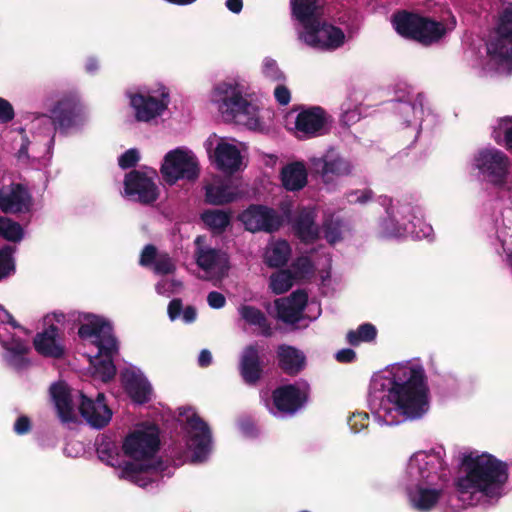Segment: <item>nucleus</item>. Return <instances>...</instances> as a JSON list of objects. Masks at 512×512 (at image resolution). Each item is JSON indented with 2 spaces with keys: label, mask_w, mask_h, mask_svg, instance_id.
I'll return each mask as SVG.
<instances>
[{
  "label": "nucleus",
  "mask_w": 512,
  "mask_h": 512,
  "mask_svg": "<svg viewBox=\"0 0 512 512\" xmlns=\"http://www.w3.org/2000/svg\"><path fill=\"white\" fill-rule=\"evenodd\" d=\"M371 389L384 393L378 414L387 425H398L416 419L415 365H393L387 375L373 377Z\"/></svg>",
  "instance_id": "nucleus-1"
},
{
  "label": "nucleus",
  "mask_w": 512,
  "mask_h": 512,
  "mask_svg": "<svg viewBox=\"0 0 512 512\" xmlns=\"http://www.w3.org/2000/svg\"><path fill=\"white\" fill-rule=\"evenodd\" d=\"M507 479V464L493 455L478 451L461 454L456 489L464 504L475 505L484 497L500 495Z\"/></svg>",
  "instance_id": "nucleus-2"
},
{
  "label": "nucleus",
  "mask_w": 512,
  "mask_h": 512,
  "mask_svg": "<svg viewBox=\"0 0 512 512\" xmlns=\"http://www.w3.org/2000/svg\"><path fill=\"white\" fill-rule=\"evenodd\" d=\"M159 447V429L156 425L135 430L126 436L122 448L124 453L134 461L124 464L121 477L140 487H146L152 483L163 470V462L153 459Z\"/></svg>",
  "instance_id": "nucleus-3"
},
{
  "label": "nucleus",
  "mask_w": 512,
  "mask_h": 512,
  "mask_svg": "<svg viewBox=\"0 0 512 512\" xmlns=\"http://www.w3.org/2000/svg\"><path fill=\"white\" fill-rule=\"evenodd\" d=\"M211 101L225 121L252 124L254 118V105L245 99L237 83L221 82L217 84L212 93Z\"/></svg>",
  "instance_id": "nucleus-4"
},
{
  "label": "nucleus",
  "mask_w": 512,
  "mask_h": 512,
  "mask_svg": "<svg viewBox=\"0 0 512 512\" xmlns=\"http://www.w3.org/2000/svg\"><path fill=\"white\" fill-rule=\"evenodd\" d=\"M487 53L499 73H512V5L501 13L495 36L487 43Z\"/></svg>",
  "instance_id": "nucleus-5"
},
{
  "label": "nucleus",
  "mask_w": 512,
  "mask_h": 512,
  "mask_svg": "<svg viewBox=\"0 0 512 512\" xmlns=\"http://www.w3.org/2000/svg\"><path fill=\"white\" fill-rule=\"evenodd\" d=\"M43 116L51 121L55 132L65 136L81 128L86 121L84 106L75 94L61 97L49 110V115Z\"/></svg>",
  "instance_id": "nucleus-6"
},
{
  "label": "nucleus",
  "mask_w": 512,
  "mask_h": 512,
  "mask_svg": "<svg viewBox=\"0 0 512 512\" xmlns=\"http://www.w3.org/2000/svg\"><path fill=\"white\" fill-rule=\"evenodd\" d=\"M160 172L169 185H174L179 180L193 183L199 178L200 165L192 151L176 148L164 156Z\"/></svg>",
  "instance_id": "nucleus-7"
},
{
  "label": "nucleus",
  "mask_w": 512,
  "mask_h": 512,
  "mask_svg": "<svg viewBox=\"0 0 512 512\" xmlns=\"http://www.w3.org/2000/svg\"><path fill=\"white\" fill-rule=\"evenodd\" d=\"M473 165L489 182L512 190L508 182L510 161L504 152L495 148L481 149L475 155Z\"/></svg>",
  "instance_id": "nucleus-8"
},
{
  "label": "nucleus",
  "mask_w": 512,
  "mask_h": 512,
  "mask_svg": "<svg viewBox=\"0 0 512 512\" xmlns=\"http://www.w3.org/2000/svg\"><path fill=\"white\" fill-rule=\"evenodd\" d=\"M299 39L312 48L334 50L344 44V32L332 24L322 21L320 16L303 25Z\"/></svg>",
  "instance_id": "nucleus-9"
},
{
  "label": "nucleus",
  "mask_w": 512,
  "mask_h": 512,
  "mask_svg": "<svg viewBox=\"0 0 512 512\" xmlns=\"http://www.w3.org/2000/svg\"><path fill=\"white\" fill-rule=\"evenodd\" d=\"M245 229L252 233L277 232L284 224V217L274 208L262 204H250L239 216Z\"/></svg>",
  "instance_id": "nucleus-10"
},
{
  "label": "nucleus",
  "mask_w": 512,
  "mask_h": 512,
  "mask_svg": "<svg viewBox=\"0 0 512 512\" xmlns=\"http://www.w3.org/2000/svg\"><path fill=\"white\" fill-rule=\"evenodd\" d=\"M148 173L133 169L125 175L124 192L129 199L142 205H151L159 197V188L155 183L156 171Z\"/></svg>",
  "instance_id": "nucleus-11"
},
{
  "label": "nucleus",
  "mask_w": 512,
  "mask_h": 512,
  "mask_svg": "<svg viewBox=\"0 0 512 512\" xmlns=\"http://www.w3.org/2000/svg\"><path fill=\"white\" fill-rule=\"evenodd\" d=\"M331 116L321 106L302 109L295 119L299 139H310L327 134Z\"/></svg>",
  "instance_id": "nucleus-12"
},
{
  "label": "nucleus",
  "mask_w": 512,
  "mask_h": 512,
  "mask_svg": "<svg viewBox=\"0 0 512 512\" xmlns=\"http://www.w3.org/2000/svg\"><path fill=\"white\" fill-rule=\"evenodd\" d=\"M83 319L85 322L78 328L79 337L84 340L94 337L97 348L102 347L106 351H111L117 340L110 322L94 314H85Z\"/></svg>",
  "instance_id": "nucleus-13"
},
{
  "label": "nucleus",
  "mask_w": 512,
  "mask_h": 512,
  "mask_svg": "<svg viewBox=\"0 0 512 512\" xmlns=\"http://www.w3.org/2000/svg\"><path fill=\"white\" fill-rule=\"evenodd\" d=\"M35 351L44 358L63 359L67 350L63 331L56 325L50 324L33 338Z\"/></svg>",
  "instance_id": "nucleus-14"
},
{
  "label": "nucleus",
  "mask_w": 512,
  "mask_h": 512,
  "mask_svg": "<svg viewBox=\"0 0 512 512\" xmlns=\"http://www.w3.org/2000/svg\"><path fill=\"white\" fill-rule=\"evenodd\" d=\"M170 103L169 91L161 86L159 98L136 93L131 96L130 104L135 110V118L141 122H148L160 116Z\"/></svg>",
  "instance_id": "nucleus-15"
},
{
  "label": "nucleus",
  "mask_w": 512,
  "mask_h": 512,
  "mask_svg": "<svg viewBox=\"0 0 512 512\" xmlns=\"http://www.w3.org/2000/svg\"><path fill=\"white\" fill-rule=\"evenodd\" d=\"M186 424L191 431L190 447L193 450V461L202 462L210 451L211 430L208 424L195 412L187 415Z\"/></svg>",
  "instance_id": "nucleus-16"
},
{
  "label": "nucleus",
  "mask_w": 512,
  "mask_h": 512,
  "mask_svg": "<svg viewBox=\"0 0 512 512\" xmlns=\"http://www.w3.org/2000/svg\"><path fill=\"white\" fill-rule=\"evenodd\" d=\"M80 397L79 412L86 422L96 429L106 427L112 418V410L106 403L104 393H97L95 399L89 398L83 393L80 394Z\"/></svg>",
  "instance_id": "nucleus-17"
},
{
  "label": "nucleus",
  "mask_w": 512,
  "mask_h": 512,
  "mask_svg": "<svg viewBox=\"0 0 512 512\" xmlns=\"http://www.w3.org/2000/svg\"><path fill=\"white\" fill-rule=\"evenodd\" d=\"M238 371L243 382L255 386L264 374V362L258 343L245 346L239 358Z\"/></svg>",
  "instance_id": "nucleus-18"
},
{
  "label": "nucleus",
  "mask_w": 512,
  "mask_h": 512,
  "mask_svg": "<svg viewBox=\"0 0 512 512\" xmlns=\"http://www.w3.org/2000/svg\"><path fill=\"white\" fill-rule=\"evenodd\" d=\"M32 197L21 183H11L0 189V210L5 214L29 212Z\"/></svg>",
  "instance_id": "nucleus-19"
},
{
  "label": "nucleus",
  "mask_w": 512,
  "mask_h": 512,
  "mask_svg": "<svg viewBox=\"0 0 512 512\" xmlns=\"http://www.w3.org/2000/svg\"><path fill=\"white\" fill-rule=\"evenodd\" d=\"M273 404L276 409L285 414H294L308 400V395L294 384L283 385L272 393Z\"/></svg>",
  "instance_id": "nucleus-20"
},
{
  "label": "nucleus",
  "mask_w": 512,
  "mask_h": 512,
  "mask_svg": "<svg viewBox=\"0 0 512 512\" xmlns=\"http://www.w3.org/2000/svg\"><path fill=\"white\" fill-rule=\"evenodd\" d=\"M311 165L313 171L325 181H329L331 176L349 175L352 171L351 163L334 151H328L323 157L313 158Z\"/></svg>",
  "instance_id": "nucleus-21"
},
{
  "label": "nucleus",
  "mask_w": 512,
  "mask_h": 512,
  "mask_svg": "<svg viewBox=\"0 0 512 512\" xmlns=\"http://www.w3.org/2000/svg\"><path fill=\"white\" fill-rule=\"evenodd\" d=\"M456 25L454 17L448 23L435 21L418 15V42L423 45L438 43Z\"/></svg>",
  "instance_id": "nucleus-22"
},
{
  "label": "nucleus",
  "mask_w": 512,
  "mask_h": 512,
  "mask_svg": "<svg viewBox=\"0 0 512 512\" xmlns=\"http://www.w3.org/2000/svg\"><path fill=\"white\" fill-rule=\"evenodd\" d=\"M276 354L279 369L288 376L298 375L306 366V356L293 346L281 344Z\"/></svg>",
  "instance_id": "nucleus-23"
},
{
  "label": "nucleus",
  "mask_w": 512,
  "mask_h": 512,
  "mask_svg": "<svg viewBox=\"0 0 512 512\" xmlns=\"http://www.w3.org/2000/svg\"><path fill=\"white\" fill-rule=\"evenodd\" d=\"M50 393L61 422L75 423L77 416L74 413L72 397L68 386L63 382L54 383L50 387Z\"/></svg>",
  "instance_id": "nucleus-24"
},
{
  "label": "nucleus",
  "mask_w": 512,
  "mask_h": 512,
  "mask_svg": "<svg viewBox=\"0 0 512 512\" xmlns=\"http://www.w3.org/2000/svg\"><path fill=\"white\" fill-rule=\"evenodd\" d=\"M292 228L299 240L305 244H312L319 239V229L312 211H300L292 223Z\"/></svg>",
  "instance_id": "nucleus-25"
},
{
  "label": "nucleus",
  "mask_w": 512,
  "mask_h": 512,
  "mask_svg": "<svg viewBox=\"0 0 512 512\" xmlns=\"http://www.w3.org/2000/svg\"><path fill=\"white\" fill-rule=\"evenodd\" d=\"M214 162L219 170L232 174L239 169L242 157L235 145L221 142L215 148Z\"/></svg>",
  "instance_id": "nucleus-26"
},
{
  "label": "nucleus",
  "mask_w": 512,
  "mask_h": 512,
  "mask_svg": "<svg viewBox=\"0 0 512 512\" xmlns=\"http://www.w3.org/2000/svg\"><path fill=\"white\" fill-rule=\"evenodd\" d=\"M280 178L283 187L287 191L294 192L303 189L308 182V172L305 164L301 161L288 163L281 169Z\"/></svg>",
  "instance_id": "nucleus-27"
},
{
  "label": "nucleus",
  "mask_w": 512,
  "mask_h": 512,
  "mask_svg": "<svg viewBox=\"0 0 512 512\" xmlns=\"http://www.w3.org/2000/svg\"><path fill=\"white\" fill-rule=\"evenodd\" d=\"M196 263L204 271L218 269L222 275L230 268L228 254L215 248L200 249L197 252Z\"/></svg>",
  "instance_id": "nucleus-28"
},
{
  "label": "nucleus",
  "mask_w": 512,
  "mask_h": 512,
  "mask_svg": "<svg viewBox=\"0 0 512 512\" xmlns=\"http://www.w3.org/2000/svg\"><path fill=\"white\" fill-rule=\"evenodd\" d=\"M124 388L130 398L137 404H145L151 400L152 386L149 381L136 373L124 376Z\"/></svg>",
  "instance_id": "nucleus-29"
},
{
  "label": "nucleus",
  "mask_w": 512,
  "mask_h": 512,
  "mask_svg": "<svg viewBox=\"0 0 512 512\" xmlns=\"http://www.w3.org/2000/svg\"><path fill=\"white\" fill-rule=\"evenodd\" d=\"M391 23L395 31L407 40L416 41V12L397 10L392 14Z\"/></svg>",
  "instance_id": "nucleus-30"
},
{
  "label": "nucleus",
  "mask_w": 512,
  "mask_h": 512,
  "mask_svg": "<svg viewBox=\"0 0 512 512\" xmlns=\"http://www.w3.org/2000/svg\"><path fill=\"white\" fill-rule=\"evenodd\" d=\"M205 203L214 206L226 205L237 199V193L225 183H209L205 187Z\"/></svg>",
  "instance_id": "nucleus-31"
},
{
  "label": "nucleus",
  "mask_w": 512,
  "mask_h": 512,
  "mask_svg": "<svg viewBox=\"0 0 512 512\" xmlns=\"http://www.w3.org/2000/svg\"><path fill=\"white\" fill-rule=\"evenodd\" d=\"M117 342L114 343V348L111 351H106L104 348H98V354L95 357V372L103 382L111 381L116 375V367L113 362V355L117 352Z\"/></svg>",
  "instance_id": "nucleus-32"
},
{
  "label": "nucleus",
  "mask_w": 512,
  "mask_h": 512,
  "mask_svg": "<svg viewBox=\"0 0 512 512\" xmlns=\"http://www.w3.org/2000/svg\"><path fill=\"white\" fill-rule=\"evenodd\" d=\"M292 16L303 26L320 16L319 0H290Z\"/></svg>",
  "instance_id": "nucleus-33"
},
{
  "label": "nucleus",
  "mask_w": 512,
  "mask_h": 512,
  "mask_svg": "<svg viewBox=\"0 0 512 512\" xmlns=\"http://www.w3.org/2000/svg\"><path fill=\"white\" fill-rule=\"evenodd\" d=\"M241 318L249 325L258 326L265 337L272 336L271 325L265 313L259 308L251 305H242L239 308Z\"/></svg>",
  "instance_id": "nucleus-34"
},
{
  "label": "nucleus",
  "mask_w": 512,
  "mask_h": 512,
  "mask_svg": "<svg viewBox=\"0 0 512 512\" xmlns=\"http://www.w3.org/2000/svg\"><path fill=\"white\" fill-rule=\"evenodd\" d=\"M203 223L213 232L220 235L231 223V213L223 210H206L201 214Z\"/></svg>",
  "instance_id": "nucleus-35"
},
{
  "label": "nucleus",
  "mask_w": 512,
  "mask_h": 512,
  "mask_svg": "<svg viewBox=\"0 0 512 512\" xmlns=\"http://www.w3.org/2000/svg\"><path fill=\"white\" fill-rule=\"evenodd\" d=\"M291 247L287 241L281 240L274 244L265 254V263L272 268H280L287 264Z\"/></svg>",
  "instance_id": "nucleus-36"
},
{
  "label": "nucleus",
  "mask_w": 512,
  "mask_h": 512,
  "mask_svg": "<svg viewBox=\"0 0 512 512\" xmlns=\"http://www.w3.org/2000/svg\"><path fill=\"white\" fill-rule=\"evenodd\" d=\"M443 448L438 447L430 451H418V469L437 472L443 468Z\"/></svg>",
  "instance_id": "nucleus-37"
},
{
  "label": "nucleus",
  "mask_w": 512,
  "mask_h": 512,
  "mask_svg": "<svg viewBox=\"0 0 512 512\" xmlns=\"http://www.w3.org/2000/svg\"><path fill=\"white\" fill-rule=\"evenodd\" d=\"M377 329L371 323H363L356 330H349L346 340L351 346H359L363 342H373L377 337Z\"/></svg>",
  "instance_id": "nucleus-38"
},
{
  "label": "nucleus",
  "mask_w": 512,
  "mask_h": 512,
  "mask_svg": "<svg viewBox=\"0 0 512 512\" xmlns=\"http://www.w3.org/2000/svg\"><path fill=\"white\" fill-rule=\"evenodd\" d=\"M24 235L21 225L12 219L0 216V236L11 242H19Z\"/></svg>",
  "instance_id": "nucleus-39"
},
{
  "label": "nucleus",
  "mask_w": 512,
  "mask_h": 512,
  "mask_svg": "<svg viewBox=\"0 0 512 512\" xmlns=\"http://www.w3.org/2000/svg\"><path fill=\"white\" fill-rule=\"evenodd\" d=\"M277 317L286 324H296L303 316V313L294 306L287 303L284 299L275 301Z\"/></svg>",
  "instance_id": "nucleus-40"
},
{
  "label": "nucleus",
  "mask_w": 512,
  "mask_h": 512,
  "mask_svg": "<svg viewBox=\"0 0 512 512\" xmlns=\"http://www.w3.org/2000/svg\"><path fill=\"white\" fill-rule=\"evenodd\" d=\"M492 137L498 144L505 143L509 149H512V118L500 119L493 129Z\"/></svg>",
  "instance_id": "nucleus-41"
},
{
  "label": "nucleus",
  "mask_w": 512,
  "mask_h": 512,
  "mask_svg": "<svg viewBox=\"0 0 512 512\" xmlns=\"http://www.w3.org/2000/svg\"><path fill=\"white\" fill-rule=\"evenodd\" d=\"M292 285L293 277L287 270L273 273L270 277V288L277 295L287 292Z\"/></svg>",
  "instance_id": "nucleus-42"
},
{
  "label": "nucleus",
  "mask_w": 512,
  "mask_h": 512,
  "mask_svg": "<svg viewBox=\"0 0 512 512\" xmlns=\"http://www.w3.org/2000/svg\"><path fill=\"white\" fill-rule=\"evenodd\" d=\"M418 418L429 409L428 387L424 370L418 366Z\"/></svg>",
  "instance_id": "nucleus-43"
},
{
  "label": "nucleus",
  "mask_w": 512,
  "mask_h": 512,
  "mask_svg": "<svg viewBox=\"0 0 512 512\" xmlns=\"http://www.w3.org/2000/svg\"><path fill=\"white\" fill-rule=\"evenodd\" d=\"M15 248L5 245L0 249V281L15 271L13 253Z\"/></svg>",
  "instance_id": "nucleus-44"
},
{
  "label": "nucleus",
  "mask_w": 512,
  "mask_h": 512,
  "mask_svg": "<svg viewBox=\"0 0 512 512\" xmlns=\"http://www.w3.org/2000/svg\"><path fill=\"white\" fill-rule=\"evenodd\" d=\"M440 498L438 489H418V510H430Z\"/></svg>",
  "instance_id": "nucleus-45"
},
{
  "label": "nucleus",
  "mask_w": 512,
  "mask_h": 512,
  "mask_svg": "<svg viewBox=\"0 0 512 512\" xmlns=\"http://www.w3.org/2000/svg\"><path fill=\"white\" fill-rule=\"evenodd\" d=\"M153 270L158 275L172 274L176 270V266L172 258L167 254H160L154 263Z\"/></svg>",
  "instance_id": "nucleus-46"
},
{
  "label": "nucleus",
  "mask_w": 512,
  "mask_h": 512,
  "mask_svg": "<svg viewBox=\"0 0 512 512\" xmlns=\"http://www.w3.org/2000/svg\"><path fill=\"white\" fill-rule=\"evenodd\" d=\"M263 74L271 81L279 82L286 79L285 74L278 67L277 62L271 58H265L263 62Z\"/></svg>",
  "instance_id": "nucleus-47"
},
{
  "label": "nucleus",
  "mask_w": 512,
  "mask_h": 512,
  "mask_svg": "<svg viewBox=\"0 0 512 512\" xmlns=\"http://www.w3.org/2000/svg\"><path fill=\"white\" fill-rule=\"evenodd\" d=\"M416 453L412 454L409 459V463L406 469V481L404 483L405 489L409 498L410 505L412 508H416V493L413 490L412 478H413V462L415 460Z\"/></svg>",
  "instance_id": "nucleus-48"
},
{
  "label": "nucleus",
  "mask_w": 512,
  "mask_h": 512,
  "mask_svg": "<svg viewBox=\"0 0 512 512\" xmlns=\"http://www.w3.org/2000/svg\"><path fill=\"white\" fill-rule=\"evenodd\" d=\"M1 345L11 355H26L29 351L26 343L20 338H12L11 341H2Z\"/></svg>",
  "instance_id": "nucleus-49"
},
{
  "label": "nucleus",
  "mask_w": 512,
  "mask_h": 512,
  "mask_svg": "<svg viewBox=\"0 0 512 512\" xmlns=\"http://www.w3.org/2000/svg\"><path fill=\"white\" fill-rule=\"evenodd\" d=\"M348 425L354 433H359L369 425V415L365 412L353 413L348 418Z\"/></svg>",
  "instance_id": "nucleus-50"
},
{
  "label": "nucleus",
  "mask_w": 512,
  "mask_h": 512,
  "mask_svg": "<svg viewBox=\"0 0 512 512\" xmlns=\"http://www.w3.org/2000/svg\"><path fill=\"white\" fill-rule=\"evenodd\" d=\"M284 300L303 313L308 302V294L306 291L298 289L293 291L290 296Z\"/></svg>",
  "instance_id": "nucleus-51"
},
{
  "label": "nucleus",
  "mask_w": 512,
  "mask_h": 512,
  "mask_svg": "<svg viewBox=\"0 0 512 512\" xmlns=\"http://www.w3.org/2000/svg\"><path fill=\"white\" fill-rule=\"evenodd\" d=\"M140 155L137 149L131 148L126 150L118 159V165L122 169H129L138 163Z\"/></svg>",
  "instance_id": "nucleus-52"
},
{
  "label": "nucleus",
  "mask_w": 512,
  "mask_h": 512,
  "mask_svg": "<svg viewBox=\"0 0 512 512\" xmlns=\"http://www.w3.org/2000/svg\"><path fill=\"white\" fill-rule=\"evenodd\" d=\"M157 258V248L152 244H148L141 252L139 263L143 267L154 266Z\"/></svg>",
  "instance_id": "nucleus-53"
},
{
  "label": "nucleus",
  "mask_w": 512,
  "mask_h": 512,
  "mask_svg": "<svg viewBox=\"0 0 512 512\" xmlns=\"http://www.w3.org/2000/svg\"><path fill=\"white\" fill-rule=\"evenodd\" d=\"M418 99V105L421 107V112L425 117L421 120V125L424 124L426 127H432L436 123V116L432 113L430 107L424 103V99L422 94L418 93L417 96Z\"/></svg>",
  "instance_id": "nucleus-54"
},
{
  "label": "nucleus",
  "mask_w": 512,
  "mask_h": 512,
  "mask_svg": "<svg viewBox=\"0 0 512 512\" xmlns=\"http://www.w3.org/2000/svg\"><path fill=\"white\" fill-rule=\"evenodd\" d=\"M14 117L15 112L12 104L8 100L0 97V123H9Z\"/></svg>",
  "instance_id": "nucleus-55"
},
{
  "label": "nucleus",
  "mask_w": 512,
  "mask_h": 512,
  "mask_svg": "<svg viewBox=\"0 0 512 512\" xmlns=\"http://www.w3.org/2000/svg\"><path fill=\"white\" fill-rule=\"evenodd\" d=\"M373 197L371 189L355 190L349 193L348 198L350 203L365 204Z\"/></svg>",
  "instance_id": "nucleus-56"
},
{
  "label": "nucleus",
  "mask_w": 512,
  "mask_h": 512,
  "mask_svg": "<svg viewBox=\"0 0 512 512\" xmlns=\"http://www.w3.org/2000/svg\"><path fill=\"white\" fill-rule=\"evenodd\" d=\"M323 230L324 236L329 243L333 244L341 239V231L336 224L332 222L325 223Z\"/></svg>",
  "instance_id": "nucleus-57"
},
{
  "label": "nucleus",
  "mask_w": 512,
  "mask_h": 512,
  "mask_svg": "<svg viewBox=\"0 0 512 512\" xmlns=\"http://www.w3.org/2000/svg\"><path fill=\"white\" fill-rule=\"evenodd\" d=\"M274 97L277 103L281 106H286L291 101L290 90L282 84H279L274 89Z\"/></svg>",
  "instance_id": "nucleus-58"
},
{
  "label": "nucleus",
  "mask_w": 512,
  "mask_h": 512,
  "mask_svg": "<svg viewBox=\"0 0 512 512\" xmlns=\"http://www.w3.org/2000/svg\"><path fill=\"white\" fill-rule=\"evenodd\" d=\"M32 429V423L28 416H19L14 423V432L18 435L28 434Z\"/></svg>",
  "instance_id": "nucleus-59"
},
{
  "label": "nucleus",
  "mask_w": 512,
  "mask_h": 512,
  "mask_svg": "<svg viewBox=\"0 0 512 512\" xmlns=\"http://www.w3.org/2000/svg\"><path fill=\"white\" fill-rule=\"evenodd\" d=\"M207 302L211 308L220 309L225 306V296L217 291H211L207 296Z\"/></svg>",
  "instance_id": "nucleus-60"
},
{
  "label": "nucleus",
  "mask_w": 512,
  "mask_h": 512,
  "mask_svg": "<svg viewBox=\"0 0 512 512\" xmlns=\"http://www.w3.org/2000/svg\"><path fill=\"white\" fill-rule=\"evenodd\" d=\"M335 359L340 363H352L356 360V353L350 348L341 349L336 353Z\"/></svg>",
  "instance_id": "nucleus-61"
},
{
  "label": "nucleus",
  "mask_w": 512,
  "mask_h": 512,
  "mask_svg": "<svg viewBox=\"0 0 512 512\" xmlns=\"http://www.w3.org/2000/svg\"><path fill=\"white\" fill-rule=\"evenodd\" d=\"M100 460L106 461L107 464L115 466L118 461L117 455H114L112 450L108 447H99L97 449Z\"/></svg>",
  "instance_id": "nucleus-62"
},
{
  "label": "nucleus",
  "mask_w": 512,
  "mask_h": 512,
  "mask_svg": "<svg viewBox=\"0 0 512 512\" xmlns=\"http://www.w3.org/2000/svg\"><path fill=\"white\" fill-rule=\"evenodd\" d=\"M183 310L182 300L179 298L172 299L168 305V315L171 320H175Z\"/></svg>",
  "instance_id": "nucleus-63"
},
{
  "label": "nucleus",
  "mask_w": 512,
  "mask_h": 512,
  "mask_svg": "<svg viewBox=\"0 0 512 512\" xmlns=\"http://www.w3.org/2000/svg\"><path fill=\"white\" fill-rule=\"evenodd\" d=\"M294 267L302 273H310L313 268V264L308 257L298 258Z\"/></svg>",
  "instance_id": "nucleus-64"
}]
</instances>
